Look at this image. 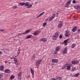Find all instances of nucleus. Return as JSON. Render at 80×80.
Returning <instances> with one entry per match:
<instances>
[{
	"label": "nucleus",
	"mask_w": 80,
	"mask_h": 80,
	"mask_svg": "<svg viewBox=\"0 0 80 80\" xmlns=\"http://www.w3.org/2000/svg\"><path fill=\"white\" fill-rule=\"evenodd\" d=\"M23 72H19L18 74V80H21L22 79V75Z\"/></svg>",
	"instance_id": "nucleus-1"
},
{
	"label": "nucleus",
	"mask_w": 80,
	"mask_h": 80,
	"mask_svg": "<svg viewBox=\"0 0 80 80\" xmlns=\"http://www.w3.org/2000/svg\"><path fill=\"white\" fill-rule=\"evenodd\" d=\"M41 62H42V59H41L40 60H38L36 62V65L37 66V68H38L39 67V65L40 64Z\"/></svg>",
	"instance_id": "nucleus-2"
},
{
	"label": "nucleus",
	"mask_w": 80,
	"mask_h": 80,
	"mask_svg": "<svg viewBox=\"0 0 80 80\" xmlns=\"http://www.w3.org/2000/svg\"><path fill=\"white\" fill-rule=\"evenodd\" d=\"M65 33L64 34L65 37H68L70 35V31L69 30H67Z\"/></svg>",
	"instance_id": "nucleus-3"
},
{
	"label": "nucleus",
	"mask_w": 80,
	"mask_h": 80,
	"mask_svg": "<svg viewBox=\"0 0 80 80\" xmlns=\"http://www.w3.org/2000/svg\"><path fill=\"white\" fill-rule=\"evenodd\" d=\"M71 2H72L71 0H69V1H68L67 3H66L65 7H67L68 8L69 7V5L71 3Z\"/></svg>",
	"instance_id": "nucleus-4"
},
{
	"label": "nucleus",
	"mask_w": 80,
	"mask_h": 80,
	"mask_svg": "<svg viewBox=\"0 0 80 80\" xmlns=\"http://www.w3.org/2000/svg\"><path fill=\"white\" fill-rule=\"evenodd\" d=\"M40 32H41L40 31H35L32 34L34 35V36H36V35H38L40 33Z\"/></svg>",
	"instance_id": "nucleus-5"
},
{
	"label": "nucleus",
	"mask_w": 80,
	"mask_h": 80,
	"mask_svg": "<svg viewBox=\"0 0 80 80\" xmlns=\"http://www.w3.org/2000/svg\"><path fill=\"white\" fill-rule=\"evenodd\" d=\"M55 15H56L55 14H53L52 15V16H52V17H50V18H49L48 21L50 22V21H52V20H53V19H54V18H55Z\"/></svg>",
	"instance_id": "nucleus-6"
},
{
	"label": "nucleus",
	"mask_w": 80,
	"mask_h": 80,
	"mask_svg": "<svg viewBox=\"0 0 80 80\" xmlns=\"http://www.w3.org/2000/svg\"><path fill=\"white\" fill-rule=\"evenodd\" d=\"M63 24H62V22L61 21H59V23L58 24V28H62Z\"/></svg>",
	"instance_id": "nucleus-7"
},
{
	"label": "nucleus",
	"mask_w": 80,
	"mask_h": 80,
	"mask_svg": "<svg viewBox=\"0 0 80 80\" xmlns=\"http://www.w3.org/2000/svg\"><path fill=\"white\" fill-rule=\"evenodd\" d=\"M13 61L14 62L15 64L16 65H18V60H17V58H14Z\"/></svg>",
	"instance_id": "nucleus-8"
},
{
	"label": "nucleus",
	"mask_w": 80,
	"mask_h": 80,
	"mask_svg": "<svg viewBox=\"0 0 80 80\" xmlns=\"http://www.w3.org/2000/svg\"><path fill=\"white\" fill-rule=\"evenodd\" d=\"M31 30H32V29H31L27 30L24 32H22V34L25 35V34H27V33H28Z\"/></svg>",
	"instance_id": "nucleus-9"
},
{
	"label": "nucleus",
	"mask_w": 80,
	"mask_h": 80,
	"mask_svg": "<svg viewBox=\"0 0 80 80\" xmlns=\"http://www.w3.org/2000/svg\"><path fill=\"white\" fill-rule=\"evenodd\" d=\"M70 40V38H68L67 39L65 40L64 42L63 43H64L65 45H67L68 43V41Z\"/></svg>",
	"instance_id": "nucleus-10"
},
{
	"label": "nucleus",
	"mask_w": 80,
	"mask_h": 80,
	"mask_svg": "<svg viewBox=\"0 0 80 80\" xmlns=\"http://www.w3.org/2000/svg\"><path fill=\"white\" fill-rule=\"evenodd\" d=\"M63 54H65L67 53V48H64V50L62 52Z\"/></svg>",
	"instance_id": "nucleus-11"
},
{
	"label": "nucleus",
	"mask_w": 80,
	"mask_h": 80,
	"mask_svg": "<svg viewBox=\"0 0 80 80\" xmlns=\"http://www.w3.org/2000/svg\"><path fill=\"white\" fill-rule=\"evenodd\" d=\"M40 40L43 42H46L47 41V39L46 38H42L40 39Z\"/></svg>",
	"instance_id": "nucleus-12"
},
{
	"label": "nucleus",
	"mask_w": 80,
	"mask_h": 80,
	"mask_svg": "<svg viewBox=\"0 0 80 80\" xmlns=\"http://www.w3.org/2000/svg\"><path fill=\"white\" fill-rule=\"evenodd\" d=\"M72 63V64H73V65H75V64H78V63H79V61L77 60L73 61Z\"/></svg>",
	"instance_id": "nucleus-13"
},
{
	"label": "nucleus",
	"mask_w": 80,
	"mask_h": 80,
	"mask_svg": "<svg viewBox=\"0 0 80 80\" xmlns=\"http://www.w3.org/2000/svg\"><path fill=\"white\" fill-rule=\"evenodd\" d=\"M66 67H67L66 68L67 70H70L71 68L70 66L68 65V63H66Z\"/></svg>",
	"instance_id": "nucleus-14"
},
{
	"label": "nucleus",
	"mask_w": 80,
	"mask_h": 80,
	"mask_svg": "<svg viewBox=\"0 0 80 80\" xmlns=\"http://www.w3.org/2000/svg\"><path fill=\"white\" fill-rule=\"evenodd\" d=\"M52 62H53V63H57L58 62V59H52Z\"/></svg>",
	"instance_id": "nucleus-15"
},
{
	"label": "nucleus",
	"mask_w": 80,
	"mask_h": 80,
	"mask_svg": "<svg viewBox=\"0 0 80 80\" xmlns=\"http://www.w3.org/2000/svg\"><path fill=\"white\" fill-rule=\"evenodd\" d=\"M44 13H45V12H43L42 13L40 14L39 15H38L36 18H38V17H41L42 15H43V14H44Z\"/></svg>",
	"instance_id": "nucleus-16"
},
{
	"label": "nucleus",
	"mask_w": 80,
	"mask_h": 80,
	"mask_svg": "<svg viewBox=\"0 0 80 80\" xmlns=\"http://www.w3.org/2000/svg\"><path fill=\"white\" fill-rule=\"evenodd\" d=\"M5 72L6 73H10V70L9 69H6L5 71Z\"/></svg>",
	"instance_id": "nucleus-17"
},
{
	"label": "nucleus",
	"mask_w": 80,
	"mask_h": 80,
	"mask_svg": "<svg viewBox=\"0 0 80 80\" xmlns=\"http://www.w3.org/2000/svg\"><path fill=\"white\" fill-rule=\"evenodd\" d=\"M32 35H29L27 36V37L26 38V39H28V38H30L32 37Z\"/></svg>",
	"instance_id": "nucleus-18"
},
{
	"label": "nucleus",
	"mask_w": 80,
	"mask_h": 80,
	"mask_svg": "<svg viewBox=\"0 0 80 80\" xmlns=\"http://www.w3.org/2000/svg\"><path fill=\"white\" fill-rule=\"evenodd\" d=\"M4 69V66H0V70L2 71H3Z\"/></svg>",
	"instance_id": "nucleus-19"
},
{
	"label": "nucleus",
	"mask_w": 80,
	"mask_h": 80,
	"mask_svg": "<svg viewBox=\"0 0 80 80\" xmlns=\"http://www.w3.org/2000/svg\"><path fill=\"white\" fill-rule=\"evenodd\" d=\"M76 30H77V27L76 26L73 28V29H72V32H75L76 31Z\"/></svg>",
	"instance_id": "nucleus-20"
},
{
	"label": "nucleus",
	"mask_w": 80,
	"mask_h": 80,
	"mask_svg": "<svg viewBox=\"0 0 80 80\" xmlns=\"http://www.w3.org/2000/svg\"><path fill=\"white\" fill-rule=\"evenodd\" d=\"M60 49V47L59 46H58L56 48V50L57 52H58V51H59Z\"/></svg>",
	"instance_id": "nucleus-21"
},
{
	"label": "nucleus",
	"mask_w": 80,
	"mask_h": 80,
	"mask_svg": "<svg viewBox=\"0 0 80 80\" xmlns=\"http://www.w3.org/2000/svg\"><path fill=\"white\" fill-rule=\"evenodd\" d=\"M30 71L32 74L33 75H34V71H33V70L32 68H31L30 69Z\"/></svg>",
	"instance_id": "nucleus-22"
},
{
	"label": "nucleus",
	"mask_w": 80,
	"mask_h": 80,
	"mask_svg": "<svg viewBox=\"0 0 80 80\" xmlns=\"http://www.w3.org/2000/svg\"><path fill=\"white\" fill-rule=\"evenodd\" d=\"M58 36V33H56L55 34L53 37H57Z\"/></svg>",
	"instance_id": "nucleus-23"
},
{
	"label": "nucleus",
	"mask_w": 80,
	"mask_h": 80,
	"mask_svg": "<svg viewBox=\"0 0 80 80\" xmlns=\"http://www.w3.org/2000/svg\"><path fill=\"white\" fill-rule=\"evenodd\" d=\"M62 80V78H61V77H58L56 79V80Z\"/></svg>",
	"instance_id": "nucleus-24"
},
{
	"label": "nucleus",
	"mask_w": 80,
	"mask_h": 80,
	"mask_svg": "<svg viewBox=\"0 0 80 80\" xmlns=\"http://www.w3.org/2000/svg\"><path fill=\"white\" fill-rule=\"evenodd\" d=\"M24 5L26 7H27L29 5V3L28 2L24 3Z\"/></svg>",
	"instance_id": "nucleus-25"
},
{
	"label": "nucleus",
	"mask_w": 80,
	"mask_h": 80,
	"mask_svg": "<svg viewBox=\"0 0 80 80\" xmlns=\"http://www.w3.org/2000/svg\"><path fill=\"white\" fill-rule=\"evenodd\" d=\"M35 58V55H33L31 57V60H34Z\"/></svg>",
	"instance_id": "nucleus-26"
},
{
	"label": "nucleus",
	"mask_w": 80,
	"mask_h": 80,
	"mask_svg": "<svg viewBox=\"0 0 80 80\" xmlns=\"http://www.w3.org/2000/svg\"><path fill=\"white\" fill-rule=\"evenodd\" d=\"M75 8L77 9V10H78L79 8H80V6H76L75 7Z\"/></svg>",
	"instance_id": "nucleus-27"
},
{
	"label": "nucleus",
	"mask_w": 80,
	"mask_h": 80,
	"mask_svg": "<svg viewBox=\"0 0 80 80\" xmlns=\"http://www.w3.org/2000/svg\"><path fill=\"white\" fill-rule=\"evenodd\" d=\"M75 44L73 43L71 46V48H74L75 47Z\"/></svg>",
	"instance_id": "nucleus-28"
},
{
	"label": "nucleus",
	"mask_w": 80,
	"mask_h": 80,
	"mask_svg": "<svg viewBox=\"0 0 80 80\" xmlns=\"http://www.w3.org/2000/svg\"><path fill=\"white\" fill-rule=\"evenodd\" d=\"M19 4L20 5H21L22 6H23V5H24L25 3L24 2H19Z\"/></svg>",
	"instance_id": "nucleus-29"
},
{
	"label": "nucleus",
	"mask_w": 80,
	"mask_h": 80,
	"mask_svg": "<svg viewBox=\"0 0 80 80\" xmlns=\"http://www.w3.org/2000/svg\"><path fill=\"white\" fill-rule=\"evenodd\" d=\"M46 25H47V23L44 22L43 24L42 27H45V26H46Z\"/></svg>",
	"instance_id": "nucleus-30"
},
{
	"label": "nucleus",
	"mask_w": 80,
	"mask_h": 80,
	"mask_svg": "<svg viewBox=\"0 0 80 80\" xmlns=\"http://www.w3.org/2000/svg\"><path fill=\"white\" fill-rule=\"evenodd\" d=\"M75 67H73L72 68V72H74V71H75Z\"/></svg>",
	"instance_id": "nucleus-31"
},
{
	"label": "nucleus",
	"mask_w": 80,
	"mask_h": 80,
	"mask_svg": "<svg viewBox=\"0 0 80 80\" xmlns=\"http://www.w3.org/2000/svg\"><path fill=\"white\" fill-rule=\"evenodd\" d=\"M15 78V76L13 75H12L11 76H10V78L11 79H13V78Z\"/></svg>",
	"instance_id": "nucleus-32"
},
{
	"label": "nucleus",
	"mask_w": 80,
	"mask_h": 80,
	"mask_svg": "<svg viewBox=\"0 0 80 80\" xmlns=\"http://www.w3.org/2000/svg\"><path fill=\"white\" fill-rule=\"evenodd\" d=\"M66 67V64H65L64 65V66L62 67V70L65 69Z\"/></svg>",
	"instance_id": "nucleus-33"
},
{
	"label": "nucleus",
	"mask_w": 80,
	"mask_h": 80,
	"mask_svg": "<svg viewBox=\"0 0 80 80\" xmlns=\"http://www.w3.org/2000/svg\"><path fill=\"white\" fill-rule=\"evenodd\" d=\"M68 65L69 66V67H70V68H71V67H73V66L72 64H70V63H68Z\"/></svg>",
	"instance_id": "nucleus-34"
},
{
	"label": "nucleus",
	"mask_w": 80,
	"mask_h": 80,
	"mask_svg": "<svg viewBox=\"0 0 80 80\" xmlns=\"http://www.w3.org/2000/svg\"><path fill=\"white\" fill-rule=\"evenodd\" d=\"M28 6V7H27V8H30L31 7H32V4H29Z\"/></svg>",
	"instance_id": "nucleus-35"
},
{
	"label": "nucleus",
	"mask_w": 80,
	"mask_h": 80,
	"mask_svg": "<svg viewBox=\"0 0 80 80\" xmlns=\"http://www.w3.org/2000/svg\"><path fill=\"white\" fill-rule=\"evenodd\" d=\"M79 75V73H77L75 75V77H78V76Z\"/></svg>",
	"instance_id": "nucleus-36"
},
{
	"label": "nucleus",
	"mask_w": 80,
	"mask_h": 80,
	"mask_svg": "<svg viewBox=\"0 0 80 80\" xmlns=\"http://www.w3.org/2000/svg\"><path fill=\"white\" fill-rule=\"evenodd\" d=\"M59 38H62V35L60 34L59 36Z\"/></svg>",
	"instance_id": "nucleus-37"
},
{
	"label": "nucleus",
	"mask_w": 80,
	"mask_h": 80,
	"mask_svg": "<svg viewBox=\"0 0 80 80\" xmlns=\"http://www.w3.org/2000/svg\"><path fill=\"white\" fill-rule=\"evenodd\" d=\"M73 3H76V1L75 0L72 1Z\"/></svg>",
	"instance_id": "nucleus-38"
},
{
	"label": "nucleus",
	"mask_w": 80,
	"mask_h": 80,
	"mask_svg": "<svg viewBox=\"0 0 80 80\" xmlns=\"http://www.w3.org/2000/svg\"><path fill=\"white\" fill-rule=\"evenodd\" d=\"M13 7V8H17V6H14Z\"/></svg>",
	"instance_id": "nucleus-39"
},
{
	"label": "nucleus",
	"mask_w": 80,
	"mask_h": 80,
	"mask_svg": "<svg viewBox=\"0 0 80 80\" xmlns=\"http://www.w3.org/2000/svg\"><path fill=\"white\" fill-rule=\"evenodd\" d=\"M78 33H80V29H78Z\"/></svg>",
	"instance_id": "nucleus-40"
},
{
	"label": "nucleus",
	"mask_w": 80,
	"mask_h": 80,
	"mask_svg": "<svg viewBox=\"0 0 80 80\" xmlns=\"http://www.w3.org/2000/svg\"><path fill=\"white\" fill-rule=\"evenodd\" d=\"M52 39L53 40H56V39H57V38H56V37H53V38H52Z\"/></svg>",
	"instance_id": "nucleus-41"
},
{
	"label": "nucleus",
	"mask_w": 80,
	"mask_h": 80,
	"mask_svg": "<svg viewBox=\"0 0 80 80\" xmlns=\"http://www.w3.org/2000/svg\"><path fill=\"white\" fill-rule=\"evenodd\" d=\"M2 77H3V75H0V78H2Z\"/></svg>",
	"instance_id": "nucleus-42"
},
{
	"label": "nucleus",
	"mask_w": 80,
	"mask_h": 80,
	"mask_svg": "<svg viewBox=\"0 0 80 80\" xmlns=\"http://www.w3.org/2000/svg\"><path fill=\"white\" fill-rule=\"evenodd\" d=\"M3 52L2 51H0V55H2V53Z\"/></svg>",
	"instance_id": "nucleus-43"
},
{
	"label": "nucleus",
	"mask_w": 80,
	"mask_h": 80,
	"mask_svg": "<svg viewBox=\"0 0 80 80\" xmlns=\"http://www.w3.org/2000/svg\"><path fill=\"white\" fill-rule=\"evenodd\" d=\"M56 15L57 16V17H58V15H59V14L58 13H56Z\"/></svg>",
	"instance_id": "nucleus-44"
},
{
	"label": "nucleus",
	"mask_w": 80,
	"mask_h": 80,
	"mask_svg": "<svg viewBox=\"0 0 80 80\" xmlns=\"http://www.w3.org/2000/svg\"><path fill=\"white\" fill-rule=\"evenodd\" d=\"M52 80H56V79L55 78H52Z\"/></svg>",
	"instance_id": "nucleus-45"
},
{
	"label": "nucleus",
	"mask_w": 80,
	"mask_h": 80,
	"mask_svg": "<svg viewBox=\"0 0 80 80\" xmlns=\"http://www.w3.org/2000/svg\"><path fill=\"white\" fill-rule=\"evenodd\" d=\"M0 30L1 31H2V32H3V31H4V29L2 30V29H0Z\"/></svg>",
	"instance_id": "nucleus-46"
},
{
	"label": "nucleus",
	"mask_w": 80,
	"mask_h": 80,
	"mask_svg": "<svg viewBox=\"0 0 80 80\" xmlns=\"http://www.w3.org/2000/svg\"><path fill=\"white\" fill-rule=\"evenodd\" d=\"M46 20L47 21H48V18H47L46 19Z\"/></svg>",
	"instance_id": "nucleus-47"
},
{
	"label": "nucleus",
	"mask_w": 80,
	"mask_h": 80,
	"mask_svg": "<svg viewBox=\"0 0 80 80\" xmlns=\"http://www.w3.org/2000/svg\"><path fill=\"white\" fill-rule=\"evenodd\" d=\"M34 75H32V78H34V76H33Z\"/></svg>",
	"instance_id": "nucleus-48"
},
{
	"label": "nucleus",
	"mask_w": 80,
	"mask_h": 80,
	"mask_svg": "<svg viewBox=\"0 0 80 80\" xmlns=\"http://www.w3.org/2000/svg\"><path fill=\"white\" fill-rule=\"evenodd\" d=\"M57 52H54V54H57Z\"/></svg>",
	"instance_id": "nucleus-49"
},
{
	"label": "nucleus",
	"mask_w": 80,
	"mask_h": 80,
	"mask_svg": "<svg viewBox=\"0 0 80 80\" xmlns=\"http://www.w3.org/2000/svg\"><path fill=\"white\" fill-rule=\"evenodd\" d=\"M22 33H19V35H22Z\"/></svg>",
	"instance_id": "nucleus-50"
},
{
	"label": "nucleus",
	"mask_w": 80,
	"mask_h": 80,
	"mask_svg": "<svg viewBox=\"0 0 80 80\" xmlns=\"http://www.w3.org/2000/svg\"><path fill=\"white\" fill-rule=\"evenodd\" d=\"M18 50L19 51V52H20V49H18Z\"/></svg>",
	"instance_id": "nucleus-51"
},
{
	"label": "nucleus",
	"mask_w": 80,
	"mask_h": 80,
	"mask_svg": "<svg viewBox=\"0 0 80 80\" xmlns=\"http://www.w3.org/2000/svg\"><path fill=\"white\" fill-rule=\"evenodd\" d=\"M20 52H19L18 53V55H19V54H20Z\"/></svg>",
	"instance_id": "nucleus-52"
},
{
	"label": "nucleus",
	"mask_w": 80,
	"mask_h": 80,
	"mask_svg": "<svg viewBox=\"0 0 80 80\" xmlns=\"http://www.w3.org/2000/svg\"><path fill=\"white\" fill-rule=\"evenodd\" d=\"M17 57V56H15L14 58H16V57Z\"/></svg>",
	"instance_id": "nucleus-53"
},
{
	"label": "nucleus",
	"mask_w": 80,
	"mask_h": 80,
	"mask_svg": "<svg viewBox=\"0 0 80 80\" xmlns=\"http://www.w3.org/2000/svg\"><path fill=\"white\" fill-rule=\"evenodd\" d=\"M27 0V1H31V0Z\"/></svg>",
	"instance_id": "nucleus-54"
},
{
	"label": "nucleus",
	"mask_w": 80,
	"mask_h": 80,
	"mask_svg": "<svg viewBox=\"0 0 80 80\" xmlns=\"http://www.w3.org/2000/svg\"><path fill=\"white\" fill-rule=\"evenodd\" d=\"M45 22H48V21H47V20H45Z\"/></svg>",
	"instance_id": "nucleus-55"
},
{
	"label": "nucleus",
	"mask_w": 80,
	"mask_h": 80,
	"mask_svg": "<svg viewBox=\"0 0 80 80\" xmlns=\"http://www.w3.org/2000/svg\"><path fill=\"white\" fill-rule=\"evenodd\" d=\"M28 78H30V76H28Z\"/></svg>",
	"instance_id": "nucleus-56"
},
{
	"label": "nucleus",
	"mask_w": 80,
	"mask_h": 80,
	"mask_svg": "<svg viewBox=\"0 0 80 80\" xmlns=\"http://www.w3.org/2000/svg\"><path fill=\"white\" fill-rule=\"evenodd\" d=\"M75 18V17H74L73 18Z\"/></svg>",
	"instance_id": "nucleus-57"
},
{
	"label": "nucleus",
	"mask_w": 80,
	"mask_h": 80,
	"mask_svg": "<svg viewBox=\"0 0 80 80\" xmlns=\"http://www.w3.org/2000/svg\"><path fill=\"white\" fill-rule=\"evenodd\" d=\"M37 2L35 4H37Z\"/></svg>",
	"instance_id": "nucleus-58"
},
{
	"label": "nucleus",
	"mask_w": 80,
	"mask_h": 80,
	"mask_svg": "<svg viewBox=\"0 0 80 80\" xmlns=\"http://www.w3.org/2000/svg\"><path fill=\"white\" fill-rule=\"evenodd\" d=\"M5 52V51H4V52Z\"/></svg>",
	"instance_id": "nucleus-59"
}]
</instances>
